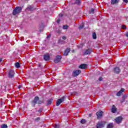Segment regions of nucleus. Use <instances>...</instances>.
<instances>
[{
  "instance_id": "20e7f679",
  "label": "nucleus",
  "mask_w": 128,
  "mask_h": 128,
  "mask_svg": "<svg viewBox=\"0 0 128 128\" xmlns=\"http://www.w3.org/2000/svg\"><path fill=\"white\" fill-rule=\"evenodd\" d=\"M80 72H82L80 70H75L73 72L72 76H78Z\"/></svg>"
},
{
  "instance_id": "c85d7f7f",
  "label": "nucleus",
  "mask_w": 128,
  "mask_h": 128,
  "mask_svg": "<svg viewBox=\"0 0 128 128\" xmlns=\"http://www.w3.org/2000/svg\"><path fill=\"white\" fill-rule=\"evenodd\" d=\"M84 28V24L80 25V26H79V28H78L79 30H82V28Z\"/></svg>"
},
{
  "instance_id": "c9c22d12",
  "label": "nucleus",
  "mask_w": 128,
  "mask_h": 128,
  "mask_svg": "<svg viewBox=\"0 0 128 128\" xmlns=\"http://www.w3.org/2000/svg\"><path fill=\"white\" fill-rule=\"evenodd\" d=\"M50 38V34L48 36H47L46 38Z\"/></svg>"
},
{
  "instance_id": "1a4fd4ad",
  "label": "nucleus",
  "mask_w": 128,
  "mask_h": 128,
  "mask_svg": "<svg viewBox=\"0 0 128 128\" xmlns=\"http://www.w3.org/2000/svg\"><path fill=\"white\" fill-rule=\"evenodd\" d=\"M97 128H104V122H99L96 125Z\"/></svg>"
},
{
  "instance_id": "e433bc0d",
  "label": "nucleus",
  "mask_w": 128,
  "mask_h": 128,
  "mask_svg": "<svg viewBox=\"0 0 128 128\" xmlns=\"http://www.w3.org/2000/svg\"><path fill=\"white\" fill-rule=\"evenodd\" d=\"M99 80H102V78L100 77V78H99Z\"/></svg>"
},
{
  "instance_id": "5701e85b",
  "label": "nucleus",
  "mask_w": 128,
  "mask_h": 128,
  "mask_svg": "<svg viewBox=\"0 0 128 128\" xmlns=\"http://www.w3.org/2000/svg\"><path fill=\"white\" fill-rule=\"evenodd\" d=\"M68 25H64L63 26V30H68Z\"/></svg>"
},
{
  "instance_id": "6ab92c4d",
  "label": "nucleus",
  "mask_w": 128,
  "mask_h": 128,
  "mask_svg": "<svg viewBox=\"0 0 128 128\" xmlns=\"http://www.w3.org/2000/svg\"><path fill=\"white\" fill-rule=\"evenodd\" d=\"M28 10L32 11L34 10V8L32 6H30L28 8Z\"/></svg>"
},
{
  "instance_id": "58836bf2",
  "label": "nucleus",
  "mask_w": 128,
  "mask_h": 128,
  "mask_svg": "<svg viewBox=\"0 0 128 128\" xmlns=\"http://www.w3.org/2000/svg\"><path fill=\"white\" fill-rule=\"evenodd\" d=\"M22 88V86H18V88L20 89Z\"/></svg>"
},
{
  "instance_id": "4c0bfd02",
  "label": "nucleus",
  "mask_w": 128,
  "mask_h": 128,
  "mask_svg": "<svg viewBox=\"0 0 128 128\" xmlns=\"http://www.w3.org/2000/svg\"><path fill=\"white\" fill-rule=\"evenodd\" d=\"M2 62V58H0V62Z\"/></svg>"
},
{
  "instance_id": "6e6552de",
  "label": "nucleus",
  "mask_w": 128,
  "mask_h": 128,
  "mask_svg": "<svg viewBox=\"0 0 128 128\" xmlns=\"http://www.w3.org/2000/svg\"><path fill=\"white\" fill-rule=\"evenodd\" d=\"M40 98H38V96H36L34 98V100L32 101V104H33V106H34L35 104H36V103L38 102V100Z\"/></svg>"
},
{
  "instance_id": "f3484780",
  "label": "nucleus",
  "mask_w": 128,
  "mask_h": 128,
  "mask_svg": "<svg viewBox=\"0 0 128 128\" xmlns=\"http://www.w3.org/2000/svg\"><path fill=\"white\" fill-rule=\"evenodd\" d=\"M120 0H112L111 3L112 4H118Z\"/></svg>"
},
{
  "instance_id": "ddd939ff",
  "label": "nucleus",
  "mask_w": 128,
  "mask_h": 128,
  "mask_svg": "<svg viewBox=\"0 0 128 128\" xmlns=\"http://www.w3.org/2000/svg\"><path fill=\"white\" fill-rule=\"evenodd\" d=\"M114 70V72H116V74H120V71L118 67L115 68Z\"/></svg>"
},
{
  "instance_id": "a878e982",
  "label": "nucleus",
  "mask_w": 128,
  "mask_h": 128,
  "mask_svg": "<svg viewBox=\"0 0 128 128\" xmlns=\"http://www.w3.org/2000/svg\"><path fill=\"white\" fill-rule=\"evenodd\" d=\"M52 100H49L48 101V104H52Z\"/></svg>"
},
{
  "instance_id": "f704fd0d",
  "label": "nucleus",
  "mask_w": 128,
  "mask_h": 128,
  "mask_svg": "<svg viewBox=\"0 0 128 128\" xmlns=\"http://www.w3.org/2000/svg\"><path fill=\"white\" fill-rule=\"evenodd\" d=\"M124 0V2H126V4H128V0Z\"/></svg>"
},
{
  "instance_id": "aec40b11",
  "label": "nucleus",
  "mask_w": 128,
  "mask_h": 128,
  "mask_svg": "<svg viewBox=\"0 0 128 128\" xmlns=\"http://www.w3.org/2000/svg\"><path fill=\"white\" fill-rule=\"evenodd\" d=\"M92 38L94 40H96V32H93Z\"/></svg>"
},
{
  "instance_id": "39448f33",
  "label": "nucleus",
  "mask_w": 128,
  "mask_h": 128,
  "mask_svg": "<svg viewBox=\"0 0 128 128\" xmlns=\"http://www.w3.org/2000/svg\"><path fill=\"white\" fill-rule=\"evenodd\" d=\"M8 76L9 78H14V72L12 70H10L8 73Z\"/></svg>"
},
{
  "instance_id": "4be33fe9",
  "label": "nucleus",
  "mask_w": 128,
  "mask_h": 128,
  "mask_svg": "<svg viewBox=\"0 0 128 128\" xmlns=\"http://www.w3.org/2000/svg\"><path fill=\"white\" fill-rule=\"evenodd\" d=\"M15 66H16V68H20V63H18V62H16V63L15 64Z\"/></svg>"
},
{
  "instance_id": "f257e3e1",
  "label": "nucleus",
  "mask_w": 128,
  "mask_h": 128,
  "mask_svg": "<svg viewBox=\"0 0 128 128\" xmlns=\"http://www.w3.org/2000/svg\"><path fill=\"white\" fill-rule=\"evenodd\" d=\"M20 12H22V8L16 7L13 10L12 14L13 16H16L17 14H20Z\"/></svg>"
},
{
  "instance_id": "ea45409f",
  "label": "nucleus",
  "mask_w": 128,
  "mask_h": 128,
  "mask_svg": "<svg viewBox=\"0 0 128 128\" xmlns=\"http://www.w3.org/2000/svg\"><path fill=\"white\" fill-rule=\"evenodd\" d=\"M126 36L128 38V32L126 33Z\"/></svg>"
},
{
  "instance_id": "7ed1b4c3",
  "label": "nucleus",
  "mask_w": 128,
  "mask_h": 128,
  "mask_svg": "<svg viewBox=\"0 0 128 128\" xmlns=\"http://www.w3.org/2000/svg\"><path fill=\"white\" fill-rule=\"evenodd\" d=\"M64 100V97H62V98L58 99L56 102V106H60V104H61Z\"/></svg>"
},
{
  "instance_id": "f8f14e48",
  "label": "nucleus",
  "mask_w": 128,
  "mask_h": 128,
  "mask_svg": "<svg viewBox=\"0 0 128 128\" xmlns=\"http://www.w3.org/2000/svg\"><path fill=\"white\" fill-rule=\"evenodd\" d=\"M79 68L82 70L84 68H88V65L86 64H82L80 66Z\"/></svg>"
},
{
  "instance_id": "9d476101",
  "label": "nucleus",
  "mask_w": 128,
  "mask_h": 128,
  "mask_svg": "<svg viewBox=\"0 0 128 128\" xmlns=\"http://www.w3.org/2000/svg\"><path fill=\"white\" fill-rule=\"evenodd\" d=\"M70 52V48H67L65 51L64 52L63 55L66 56H68V52Z\"/></svg>"
},
{
  "instance_id": "72a5a7b5",
  "label": "nucleus",
  "mask_w": 128,
  "mask_h": 128,
  "mask_svg": "<svg viewBox=\"0 0 128 128\" xmlns=\"http://www.w3.org/2000/svg\"><path fill=\"white\" fill-rule=\"evenodd\" d=\"M42 112V108H40V110H38V112Z\"/></svg>"
},
{
  "instance_id": "393cba45",
  "label": "nucleus",
  "mask_w": 128,
  "mask_h": 128,
  "mask_svg": "<svg viewBox=\"0 0 128 128\" xmlns=\"http://www.w3.org/2000/svg\"><path fill=\"white\" fill-rule=\"evenodd\" d=\"M1 128H8V126L6 124H4L1 126Z\"/></svg>"
},
{
  "instance_id": "7c9ffc66",
  "label": "nucleus",
  "mask_w": 128,
  "mask_h": 128,
  "mask_svg": "<svg viewBox=\"0 0 128 128\" xmlns=\"http://www.w3.org/2000/svg\"><path fill=\"white\" fill-rule=\"evenodd\" d=\"M62 40H66V36H62Z\"/></svg>"
},
{
  "instance_id": "4468645a",
  "label": "nucleus",
  "mask_w": 128,
  "mask_h": 128,
  "mask_svg": "<svg viewBox=\"0 0 128 128\" xmlns=\"http://www.w3.org/2000/svg\"><path fill=\"white\" fill-rule=\"evenodd\" d=\"M112 112L113 114H116V106H114V105L112 106Z\"/></svg>"
},
{
  "instance_id": "2f4dec72",
  "label": "nucleus",
  "mask_w": 128,
  "mask_h": 128,
  "mask_svg": "<svg viewBox=\"0 0 128 128\" xmlns=\"http://www.w3.org/2000/svg\"><path fill=\"white\" fill-rule=\"evenodd\" d=\"M54 128H60V125L56 124Z\"/></svg>"
},
{
  "instance_id": "412c9836",
  "label": "nucleus",
  "mask_w": 128,
  "mask_h": 128,
  "mask_svg": "<svg viewBox=\"0 0 128 128\" xmlns=\"http://www.w3.org/2000/svg\"><path fill=\"white\" fill-rule=\"evenodd\" d=\"M89 13H90V14H94V8L91 9V10L89 11Z\"/></svg>"
},
{
  "instance_id": "9b49d317",
  "label": "nucleus",
  "mask_w": 128,
  "mask_h": 128,
  "mask_svg": "<svg viewBox=\"0 0 128 128\" xmlns=\"http://www.w3.org/2000/svg\"><path fill=\"white\" fill-rule=\"evenodd\" d=\"M124 92V89L122 88L121 90H120L117 92L116 96H122V93Z\"/></svg>"
},
{
  "instance_id": "f03ea898",
  "label": "nucleus",
  "mask_w": 128,
  "mask_h": 128,
  "mask_svg": "<svg viewBox=\"0 0 128 128\" xmlns=\"http://www.w3.org/2000/svg\"><path fill=\"white\" fill-rule=\"evenodd\" d=\"M102 114H104V112L102 111H98L96 112V115L97 116L98 119L100 120L102 116Z\"/></svg>"
},
{
  "instance_id": "c756f323",
  "label": "nucleus",
  "mask_w": 128,
  "mask_h": 128,
  "mask_svg": "<svg viewBox=\"0 0 128 128\" xmlns=\"http://www.w3.org/2000/svg\"><path fill=\"white\" fill-rule=\"evenodd\" d=\"M122 28H123L124 30H126V26L122 25Z\"/></svg>"
},
{
  "instance_id": "2eb2a0df",
  "label": "nucleus",
  "mask_w": 128,
  "mask_h": 128,
  "mask_svg": "<svg viewBox=\"0 0 128 128\" xmlns=\"http://www.w3.org/2000/svg\"><path fill=\"white\" fill-rule=\"evenodd\" d=\"M44 60H50V54H46L44 55Z\"/></svg>"
},
{
  "instance_id": "a19ab883",
  "label": "nucleus",
  "mask_w": 128,
  "mask_h": 128,
  "mask_svg": "<svg viewBox=\"0 0 128 128\" xmlns=\"http://www.w3.org/2000/svg\"><path fill=\"white\" fill-rule=\"evenodd\" d=\"M37 120H40V118H37Z\"/></svg>"
},
{
  "instance_id": "423d86ee",
  "label": "nucleus",
  "mask_w": 128,
  "mask_h": 128,
  "mask_svg": "<svg viewBox=\"0 0 128 128\" xmlns=\"http://www.w3.org/2000/svg\"><path fill=\"white\" fill-rule=\"evenodd\" d=\"M60 60H62V56H56V58L54 60V62H56V64H58L60 62Z\"/></svg>"
},
{
  "instance_id": "bb28decb",
  "label": "nucleus",
  "mask_w": 128,
  "mask_h": 128,
  "mask_svg": "<svg viewBox=\"0 0 128 128\" xmlns=\"http://www.w3.org/2000/svg\"><path fill=\"white\" fill-rule=\"evenodd\" d=\"M125 100H126V96H122V100L121 102H124Z\"/></svg>"
},
{
  "instance_id": "0eeeda50",
  "label": "nucleus",
  "mask_w": 128,
  "mask_h": 128,
  "mask_svg": "<svg viewBox=\"0 0 128 128\" xmlns=\"http://www.w3.org/2000/svg\"><path fill=\"white\" fill-rule=\"evenodd\" d=\"M122 120V116H118L115 119V122L116 124H120Z\"/></svg>"
},
{
  "instance_id": "b1692460",
  "label": "nucleus",
  "mask_w": 128,
  "mask_h": 128,
  "mask_svg": "<svg viewBox=\"0 0 128 128\" xmlns=\"http://www.w3.org/2000/svg\"><path fill=\"white\" fill-rule=\"evenodd\" d=\"M80 122L82 124H86V120L84 119H82L81 120H80Z\"/></svg>"
},
{
  "instance_id": "473e14b6",
  "label": "nucleus",
  "mask_w": 128,
  "mask_h": 128,
  "mask_svg": "<svg viewBox=\"0 0 128 128\" xmlns=\"http://www.w3.org/2000/svg\"><path fill=\"white\" fill-rule=\"evenodd\" d=\"M56 22H57L58 24V23L60 22V18L58 19L57 20H56Z\"/></svg>"
},
{
  "instance_id": "a211bd4d",
  "label": "nucleus",
  "mask_w": 128,
  "mask_h": 128,
  "mask_svg": "<svg viewBox=\"0 0 128 128\" xmlns=\"http://www.w3.org/2000/svg\"><path fill=\"white\" fill-rule=\"evenodd\" d=\"M107 128H114V124L112 123H110L109 124H108Z\"/></svg>"
},
{
  "instance_id": "dca6fc26",
  "label": "nucleus",
  "mask_w": 128,
  "mask_h": 128,
  "mask_svg": "<svg viewBox=\"0 0 128 128\" xmlns=\"http://www.w3.org/2000/svg\"><path fill=\"white\" fill-rule=\"evenodd\" d=\"M91 52H92V50L90 49H88L85 51L84 54L86 55V54H90Z\"/></svg>"
},
{
  "instance_id": "cd10ccee",
  "label": "nucleus",
  "mask_w": 128,
  "mask_h": 128,
  "mask_svg": "<svg viewBox=\"0 0 128 128\" xmlns=\"http://www.w3.org/2000/svg\"><path fill=\"white\" fill-rule=\"evenodd\" d=\"M80 0H76V4H80Z\"/></svg>"
}]
</instances>
